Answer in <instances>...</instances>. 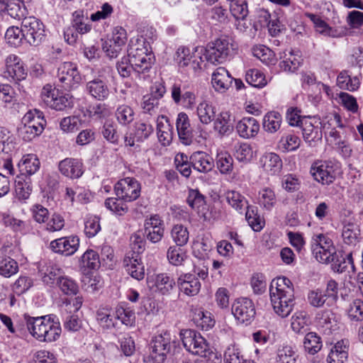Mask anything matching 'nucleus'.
<instances>
[{
	"mask_svg": "<svg viewBox=\"0 0 363 363\" xmlns=\"http://www.w3.org/2000/svg\"><path fill=\"white\" fill-rule=\"evenodd\" d=\"M269 292L274 312L281 318L287 317L295 304L294 286L291 280L285 277L273 279Z\"/></svg>",
	"mask_w": 363,
	"mask_h": 363,
	"instance_id": "nucleus-1",
	"label": "nucleus"
},
{
	"mask_svg": "<svg viewBox=\"0 0 363 363\" xmlns=\"http://www.w3.org/2000/svg\"><path fill=\"white\" fill-rule=\"evenodd\" d=\"M128 53L131 65L138 73L149 70L154 63L155 57L150 50V45L143 37L130 40Z\"/></svg>",
	"mask_w": 363,
	"mask_h": 363,
	"instance_id": "nucleus-2",
	"label": "nucleus"
},
{
	"mask_svg": "<svg viewBox=\"0 0 363 363\" xmlns=\"http://www.w3.org/2000/svg\"><path fill=\"white\" fill-rule=\"evenodd\" d=\"M46 121L43 113L38 110L29 111L22 118V123L18 128V133L24 141H31L39 136L45 129Z\"/></svg>",
	"mask_w": 363,
	"mask_h": 363,
	"instance_id": "nucleus-3",
	"label": "nucleus"
},
{
	"mask_svg": "<svg viewBox=\"0 0 363 363\" xmlns=\"http://www.w3.org/2000/svg\"><path fill=\"white\" fill-rule=\"evenodd\" d=\"M232 50V44L227 37H220L209 43L205 49V58L207 62L219 65L225 62Z\"/></svg>",
	"mask_w": 363,
	"mask_h": 363,
	"instance_id": "nucleus-4",
	"label": "nucleus"
},
{
	"mask_svg": "<svg viewBox=\"0 0 363 363\" xmlns=\"http://www.w3.org/2000/svg\"><path fill=\"white\" fill-rule=\"evenodd\" d=\"M180 337L184 347L194 355L206 357L209 347L205 338L194 330H182Z\"/></svg>",
	"mask_w": 363,
	"mask_h": 363,
	"instance_id": "nucleus-5",
	"label": "nucleus"
},
{
	"mask_svg": "<svg viewBox=\"0 0 363 363\" xmlns=\"http://www.w3.org/2000/svg\"><path fill=\"white\" fill-rule=\"evenodd\" d=\"M24 40L31 46L40 45L45 38V26L43 22L34 16L23 18L21 22Z\"/></svg>",
	"mask_w": 363,
	"mask_h": 363,
	"instance_id": "nucleus-6",
	"label": "nucleus"
},
{
	"mask_svg": "<svg viewBox=\"0 0 363 363\" xmlns=\"http://www.w3.org/2000/svg\"><path fill=\"white\" fill-rule=\"evenodd\" d=\"M82 80L77 66L65 62L58 68L56 86L65 91H70L77 86Z\"/></svg>",
	"mask_w": 363,
	"mask_h": 363,
	"instance_id": "nucleus-7",
	"label": "nucleus"
},
{
	"mask_svg": "<svg viewBox=\"0 0 363 363\" xmlns=\"http://www.w3.org/2000/svg\"><path fill=\"white\" fill-rule=\"evenodd\" d=\"M41 98L49 107L56 111H65L73 107V99L69 94H55L52 86L46 84L42 89Z\"/></svg>",
	"mask_w": 363,
	"mask_h": 363,
	"instance_id": "nucleus-8",
	"label": "nucleus"
},
{
	"mask_svg": "<svg viewBox=\"0 0 363 363\" xmlns=\"http://www.w3.org/2000/svg\"><path fill=\"white\" fill-rule=\"evenodd\" d=\"M140 184L133 177L119 180L114 186L116 196L124 202L136 200L140 195Z\"/></svg>",
	"mask_w": 363,
	"mask_h": 363,
	"instance_id": "nucleus-9",
	"label": "nucleus"
},
{
	"mask_svg": "<svg viewBox=\"0 0 363 363\" xmlns=\"http://www.w3.org/2000/svg\"><path fill=\"white\" fill-rule=\"evenodd\" d=\"M150 357L154 363H163L171 350L170 334L164 332L155 335L151 340Z\"/></svg>",
	"mask_w": 363,
	"mask_h": 363,
	"instance_id": "nucleus-10",
	"label": "nucleus"
},
{
	"mask_svg": "<svg viewBox=\"0 0 363 363\" xmlns=\"http://www.w3.org/2000/svg\"><path fill=\"white\" fill-rule=\"evenodd\" d=\"M231 311L235 318L245 325L250 324L256 314L254 303L247 298L236 299L232 304Z\"/></svg>",
	"mask_w": 363,
	"mask_h": 363,
	"instance_id": "nucleus-11",
	"label": "nucleus"
},
{
	"mask_svg": "<svg viewBox=\"0 0 363 363\" xmlns=\"http://www.w3.org/2000/svg\"><path fill=\"white\" fill-rule=\"evenodd\" d=\"M310 173L315 180L322 184L328 185L333 183L335 178L334 164L330 161L314 162L311 167Z\"/></svg>",
	"mask_w": 363,
	"mask_h": 363,
	"instance_id": "nucleus-12",
	"label": "nucleus"
},
{
	"mask_svg": "<svg viewBox=\"0 0 363 363\" xmlns=\"http://www.w3.org/2000/svg\"><path fill=\"white\" fill-rule=\"evenodd\" d=\"M320 124L324 129L331 128L329 135L335 139V142L342 140L340 131L337 130L336 128H345L346 133H351L352 132V128L343 123L341 116L337 113H332L327 115L323 118Z\"/></svg>",
	"mask_w": 363,
	"mask_h": 363,
	"instance_id": "nucleus-13",
	"label": "nucleus"
},
{
	"mask_svg": "<svg viewBox=\"0 0 363 363\" xmlns=\"http://www.w3.org/2000/svg\"><path fill=\"white\" fill-rule=\"evenodd\" d=\"M79 245V239L77 236H69L52 240L50 247L56 253L70 256L77 250Z\"/></svg>",
	"mask_w": 363,
	"mask_h": 363,
	"instance_id": "nucleus-14",
	"label": "nucleus"
},
{
	"mask_svg": "<svg viewBox=\"0 0 363 363\" xmlns=\"http://www.w3.org/2000/svg\"><path fill=\"white\" fill-rule=\"evenodd\" d=\"M123 265L128 274L133 278L138 281L144 278V266L138 253L128 252L123 259Z\"/></svg>",
	"mask_w": 363,
	"mask_h": 363,
	"instance_id": "nucleus-15",
	"label": "nucleus"
},
{
	"mask_svg": "<svg viewBox=\"0 0 363 363\" xmlns=\"http://www.w3.org/2000/svg\"><path fill=\"white\" fill-rule=\"evenodd\" d=\"M60 172L70 179H78L84 173L83 164L80 160L67 157L59 162Z\"/></svg>",
	"mask_w": 363,
	"mask_h": 363,
	"instance_id": "nucleus-16",
	"label": "nucleus"
},
{
	"mask_svg": "<svg viewBox=\"0 0 363 363\" xmlns=\"http://www.w3.org/2000/svg\"><path fill=\"white\" fill-rule=\"evenodd\" d=\"M176 126L179 138L182 143L189 145L193 142V130L191 128L190 121L186 113L181 112L178 114Z\"/></svg>",
	"mask_w": 363,
	"mask_h": 363,
	"instance_id": "nucleus-17",
	"label": "nucleus"
},
{
	"mask_svg": "<svg viewBox=\"0 0 363 363\" xmlns=\"http://www.w3.org/2000/svg\"><path fill=\"white\" fill-rule=\"evenodd\" d=\"M264 171L269 175H276L281 172L283 162L281 157L274 152H265L259 159Z\"/></svg>",
	"mask_w": 363,
	"mask_h": 363,
	"instance_id": "nucleus-18",
	"label": "nucleus"
},
{
	"mask_svg": "<svg viewBox=\"0 0 363 363\" xmlns=\"http://www.w3.org/2000/svg\"><path fill=\"white\" fill-rule=\"evenodd\" d=\"M177 284L181 291L189 296L198 294L201 286L199 279L191 274L181 275L177 279Z\"/></svg>",
	"mask_w": 363,
	"mask_h": 363,
	"instance_id": "nucleus-19",
	"label": "nucleus"
},
{
	"mask_svg": "<svg viewBox=\"0 0 363 363\" xmlns=\"http://www.w3.org/2000/svg\"><path fill=\"white\" fill-rule=\"evenodd\" d=\"M49 315H44L40 317H30L25 315L27 328L30 335L36 340L42 342L43 336L46 329V323Z\"/></svg>",
	"mask_w": 363,
	"mask_h": 363,
	"instance_id": "nucleus-20",
	"label": "nucleus"
},
{
	"mask_svg": "<svg viewBox=\"0 0 363 363\" xmlns=\"http://www.w3.org/2000/svg\"><path fill=\"white\" fill-rule=\"evenodd\" d=\"M300 127L304 140L309 145L322 139V131L318 125H315L310 118H303Z\"/></svg>",
	"mask_w": 363,
	"mask_h": 363,
	"instance_id": "nucleus-21",
	"label": "nucleus"
},
{
	"mask_svg": "<svg viewBox=\"0 0 363 363\" xmlns=\"http://www.w3.org/2000/svg\"><path fill=\"white\" fill-rule=\"evenodd\" d=\"M233 78L228 71L222 67L216 69L212 74L211 83L213 88L220 92H225L232 85Z\"/></svg>",
	"mask_w": 363,
	"mask_h": 363,
	"instance_id": "nucleus-22",
	"label": "nucleus"
},
{
	"mask_svg": "<svg viewBox=\"0 0 363 363\" xmlns=\"http://www.w3.org/2000/svg\"><path fill=\"white\" fill-rule=\"evenodd\" d=\"M189 160L194 169L199 172L207 173L214 167L213 158L203 152H194Z\"/></svg>",
	"mask_w": 363,
	"mask_h": 363,
	"instance_id": "nucleus-23",
	"label": "nucleus"
},
{
	"mask_svg": "<svg viewBox=\"0 0 363 363\" xmlns=\"http://www.w3.org/2000/svg\"><path fill=\"white\" fill-rule=\"evenodd\" d=\"M236 130L240 137L250 138L258 133L259 124L255 118L245 117L237 123Z\"/></svg>",
	"mask_w": 363,
	"mask_h": 363,
	"instance_id": "nucleus-24",
	"label": "nucleus"
},
{
	"mask_svg": "<svg viewBox=\"0 0 363 363\" xmlns=\"http://www.w3.org/2000/svg\"><path fill=\"white\" fill-rule=\"evenodd\" d=\"M86 89L92 97L99 101L106 99L110 94L106 82L100 78L88 82Z\"/></svg>",
	"mask_w": 363,
	"mask_h": 363,
	"instance_id": "nucleus-25",
	"label": "nucleus"
},
{
	"mask_svg": "<svg viewBox=\"0 0 363 363\" xmlns=\"http://www.w3.org/2000/svg\"><path fill=\"white\" fill-rule=\"evenodd\" d=\"M331 267L334 272L342 273L346 272L349 267L352 272H355V267L352 258V252H350L346 255H343L342 252H338L335 255L332 259Z\"/></svg>",
	"mask_w": 363,
	"mask_h": 363,
	"instance_id": "nucleus-26",
	"label": "nucleus"
},
{
	"mask_svg": "<svg viewBox=\"0 0 363 363\" xmlns=\"http://www.w3.org/2000/svg\"><path fill=\"white\" fill-rule=\"evenodd\" d=\"M360 235L359 226L354 223H349L342 228V237L346 245L356 246L359 242Z\"/></svg>",
	"mask_w": 363,
	"mask_h": 363,
	"instance_id": "nucleus-27",
	"label": "nucleus"
},
{
	"mask_svg": "<svg viewBox=\"0 0 363 363\" xmlns=\"http://www.w3.org/2000/svg\"><path fill=\"white\" fill-rule=\"evenodd\" d=\"M157 136L160 142L164 145L169 144L172 140V130L166 116H161L157 121Z\"/></svg>",
	"mask_w": 363,
	"mask_h": 363,
	"instance_id": "nucleus-28",
	"label": "nucleus"
},
{
	"mask_svg": "<svg viewBox=\"0 0 363 363\" xmlns=\"http://www.w3.org/2000/svg\"><path fill=\"white\" fill-rule=\"evenodd\" d=\"M45 328L42 342H54L60 337L62 332L60 323L55 320L51 315L48 318Z\"/></svg>",
	"mask_w": 363,
	"mask_h": 363,
	"instance_id": "nucleus-29",
	"label": "nucleus"
},
{
	"mask_svg": "<svg viewBox=\"0 0 363 363\" xmlns=\"http://www.w3.org/2000/svg\"><path fill=\"white\" fill-rule=\"evenodd\" d=\"M40 162L35 155L29 154L23 156L18 164L22 174L32 175L40 168Z\"/></svg>",
	"mask_w": 363,
	"mask_h": 363,
	"instance_id": "nucleus-30",
	"label": "nucleus"
},
{
	"mask_svg": "<svg viewBox=\"0 0 363 363\" xmlns=\"http://www.w3.org/2000/svg\"><path fill=\"white\" fill-rule=\"evenodd\" d=\"M214 129L219 135L228 134L233 130V125L230 119V114L227 112H221L216 117L214 121Z\"/></svg>",
	"mask_w": 363,
	"mask_h": 363,
	"instance_id": "nucleus-31",
	"label": "nucleus"
},
{
	"mask_svg": "<svg viewBox=\"0 0 363 363\" xmlns=\"http://www.w3.org/2000/svg\"><path fill=\"white\" fill-rule=\"evenodd\" d=\"M175 284L174 279L165 273L157 274L155 279L156 290L162 295L169 294Z\"/></svg>",
	"mask_w": 363,
	"mask_h": 363,
	"instance_id": "nucleus-32",
	"label": "nucleus"
},
{
	"mask_svg": "<svg viewBox=\"0 0 363 363\" xmlns=\"http://www.w3.org/2000/svg\"><path fill=\"white\" fill-rule=\"evenodd\" d=\"M337 85L342 89L356 91L360 85L359 77H351L347 71H342L337 77Z\"/></svg>",
	"mask_w": 363,
	"mask_h": 363,
	"instance_id": "nucleus-33",
	"label": "nucleus"
},
{
	"mask_svg": "<svg viewBox=\"0 0 363 363\" xmlns=\"http://www.w3.org/2000/svg\"><path fill=\"white\" fill-rule=\"evenodd\" d=\"M193 321L197 328L203 330H208L211 328L215 323L214 319L211 317V313L201 309L195 311L193 316Z\"/></svg>",
	"mask_w": 363,
	"mask_h": 363,
	"instance_id": "nucleus-34",
	"label": "nucleus"
},
{
	"mask_svg": "<svg viewBox=\"0 0 363 363\" xmlns=\"http://www.w3.org/2000/svg\"><path fill=\"white\" fill-rule=\"evenodd\" d=\"M196 113L201 123L206 125L213 121L216 116L215 108L206 101L198 105Z\"/></svg>",
	"mask_w": 363,
	"mask_h": 363,
	"instance_id": "nucleus-35",
	"label": "nucleus"
},
{
	"mask_svg": "<svg viewBox=\"0 0 363 363\" xmlns=\"http://www.w3.org/2000/svg\"><path fill=\"white\" fill-rule=\"evenodd\" d=\"M281 121V116L278 112H269L263 118V128L268 133H276L280 128Z\"/></svg>",
	"mask_w": 363,
	"mask_h": 363,
	"instance_id": "nucleus-36",
	"label": "nucleus"
},
{
	"mask_svg": "<svg viewBox=\"0 0 363 363\" xmlns=\"http://www.w3.org/2000/svg\"><path fill=\"white\" fill-rule=\"evenodd\" d=\"M307 301L310 306L314 308H322L325 305L330 306L332 303L328 301L324 294V291L316 289L309 291L307 295Z\"/></svg>",
	"mask_w": 363,
	"mask_h": 363,
	"instance_id": "nucleus-37",
	"label": "nucleus"
},
{
	"mask_svg": "<svg viewBox=\"0 0 363 363\" xmlns=\"http://www.w3.org/2000/svg\"><path fill=\"white\" fill-rule=\"evenodd\" d=\"M313 253L316 260L321 263L328 264L337 253L335 247H325L320 245H312Z\"/></svg>",
	"mask_w": 363,
	"mask_h": 363,
	"instance_id": "nucleus-38",
	"label": "nucleus"
},
{
	"mask_svg": "<svg viewBox=\"0 0 363 363\" xmlns=\"http://www.w3.org/2000/svg\"><path fill=\"white\" fill-rule=\"evenodd\" d=\"M257 201L264 209L271 211L277 203V198L272 189L264 188L259 191Z\"/></svg>",
	"mask_w": 363,
	"mask_h": 363,
	"instance_id": "nucleus-39",
	"label": "nucleus"
},
{
	"mask_svg": "<svg viewBox=\"0 0 363 363\" xmlns=\"http://www.w3.org/2000/svg\"><path fill=\"white\" fill-rule=\"evenodd\" d=\"M315 319L319 325L328 330L329 332L335 330L337 325L334 313L330 310H324L317 313Z\"/></svg>",
	"mask_w": 363,
	"mask_h": 363,
	"instance_id": "nucleus-40",
	"label": "nucleus"
},
{
	"mask_svg": "<svg viewBox=\"0 0 363 363\" xmlns=\"http://www.w3.org/2000/svg\"><path fill=\"white\" fill-rule=\"evenodd\" d=\"M347 350L341 342H337L331 349L327 359L328 363H345L347 359Z\"/></svg>",
	"mask_w": 363,
	"mask_h": 363,
	"instance_id": "nucleus-41",
	"label": "nucleus"
},
{
	"mask_svg": "<svg viewBox=\"0 0 363 363\" xmlns=\"http://www.w3.org/2000/svg\"><path fill=\"white\" fill-rule=\"evenodd\" d=\"M309 318L304 312H297L291 318V326L296 333L303 334L307 332Z\"/></svg>",
	"mask_w": 363,
	"mask_h": 363,
	"instance_id": "nucleus-42",
	"label": "nucleus"
},
{
	"mask_svg": "<svg viewBox=\"0 0 363 363\" xmlns=\"http://www.w3.org/2000/svg\"><path fill=\"white\" fill-rule=\"evenodd\" d=\"M3 220L6 227L11 228L16 233L26 235L28 233L30 230V225L26 221L16 218L6 216L4 217Z\"/></svg>",
	"mask_w": 363,
	"mask_h": 363,
	"instance_id": "nucleus-43",
	"label": "nucleus"
},
{
	"mask_svg": "<svg viewBox=\"0 0 363 363\" xmlns=\"http://www.w3.org/2000/svg\"><path fill=\"white\" fill-rule=\"evenodd\" d=\"M228 203L236 211L242 213V211L247 208V201L245 198L239 192L235 191H228L225 194Z\"/></svg>",
	"mask_w": 363,
	"mask_h": 363,
	"instance_id": "nucleus-44",
	"label": "nucleus"
},
{
	"mask_svg": "<svg viewBox=\"0 0 363 363\" xmlns=\"http://www.w3.org/2000/svg\"><path fill=\"white\" fill-rule=\"evenodd\" d=\"M116 117L120 124L127 125L134 121L135 112L131 106L122 104L117 108Z\"/></svg>",
	"mask_w": 363,
	"mask_h": 363,
	"instance_id": "nucleus-45",
	"label": "nucleus"
},
{
	"mask_svg": "<svg viewBox=\"0 0 363 363\" xmlns=\"http://www.w3.org/2000/svg\"><path fill=\"white\" fill-rule=\"evenodd\" d=\"M153 127L151 123L145 121L135 123L134 135L136 142H143L153 133Z\"/></svg>",
	"mask_w": 363,
	"mask_h": 363,
	"instance_id": "nucleus-46",
	"label": "nucleus"
},
{
	"mask_svg": "<svg viewBox=\"0 0 363 363\" xmlns=\"http://www.w3.org/2000/svg\"><path fill=\"white\" fill-rule=\"evenodd\" d=\"M171 236L177 246H184L189 240V233L186 227L177 224L172 228Z\"/></svg>",
	"mask_w": 363,
	"mask_h": 363,
	"instance_id": "nucleus-47",
	"label": "nucleus"
},
{
	"mask_svg": "<svg viewBox=\"0 0 363 363\" xmlns=\"http://www.w3.org/2000/svg\"><path fill=\"white\" fill-rule=\"evenodd\" d=\"M230 11L237 21L245 20L249 13L247 1L245 0H231Z\"/></svg>",
	"mask_w": 363,
	"mask_h": 363,
	"instance_id": "nucleus-48",
	"label": "nucleus"
},
{
	"mask_svg": "<svg viewBox=\"0 0 363 363\" xmlns=\"http://www.w3.org/2000/svg\"><path fill=\"white\" fill-rule=\"evenodd\" d=\"M303 347L308 353L315 354L322 347L320 337L315 333H308L304 337Z\"/></svg>",
	"mask_w": 363,
	"mask_h": 363,
	"instance_id": "nucleus-49",
	"label": "nucleus"
},
{
	"mask_svg": "<svg viewBox=\"0 0 363 363\" xmlns=\"http://www.w3.org/2000/svg\"><path fill=\"white\" fill-rule=\"evenodd\" d=\"M246 82L254 87L262 88L267 84L264 74L257 69H251L245 74Z\"/></svg>",
	"mask_w": 363,
	"mask_h": 363,
	"instance_id": "nucleus-50",
	"label": "nucleus"
},
{
	"mask_svg": "<svg viewBox=\"0 0 363 363\" xmlns=\"http://www.w3.org/2000/svg\"><path fill=\"white\" fill-rule=\"evenodd\" d=\"M5 39L11 46L17 47L20 45L24 40L23 27L21 26V28L18 26L9 27L6 32Z\"/></svg>",
	"mask_w": 363,
	"mask_h": 363,
	"instance_id": "nucleus-51",
	"label": "nucleus"
},
{
	"mask_svg": "<svg viewBox=\"0 0 363 363\" xmlns=\"http://www.w3.org/2000/svg\"><path fill=\"white\" fill-rule=\"evenodd\" d=\"M308 17L314 23V26L317 32L325 36H330L333 38L337 36L335 35L336 31L330 27L328 24L322 20L319 16L310 13L308 14Z\"/></svg>",
	"mask_w": 363,
	"mask_h": 363,
	"instance_id": "nucleus-52",
	"label": "nucleus"
},
{
	"mask_svg": "<svg viewBox=\"0 0 363 363\" xmlns=\"http://www.w3.org/2000/svg\"><path fill=\"white\" fill-rule=\"evenodd\" d=\"M23 3L18 0H9L5 6L4 10L11 18L21 19L25 15Z\"/></svg>",
	"mask_w": 363,
	"mask_h": 363,
	"instance_id": "nucleus-53",
	"label": "nucleus"
},
{
	"mask_svg": "<svg viewBox=\"0 0 363 363\" xmlns=\"http://www.w3.org/2000/svg\"><path fill=\"white\" fill-rule=\"evenodd\" d=\"M18 271V263L10 257H0V274L10 277Z\"/></svg>",
	"mask_w": 363,
	"mask_h": 363,
	"instance_id": "nucleus-54",
	"label": "nucleus"
},
{
	"mask_svg": "<svg viewBox=\"0 0 363 363\" xmlns=\"http://www.w3.org/2000/svg\"><path fill=\"white\" fill-rule=\"evenodd\" d=\"M73 16L72 25L80 35L85 34L91 30V25L89 24V20L87 17L84 16L82 11H75Z\"/></svg>",
	"mask_w": 363,
	"mask_h": 363,
	"instance_id": "nucleus-55",
	"label": "nucleus"
},
{
	"mask_svg": "<svg viewBox=\"0 0 363 363\" xmlns=\"http://www.w3.org/2000/svg\"><path fill=\"white\" fill-rule=\"evenodd\" d=\"M115 315L116 318L120 320L123 324L127 326H131L135 323V312L130 308L118 306L116 308Z\"/></svg>",
	"mask_w": 363,
	"mask_h": 363,
	"instance_id": "nucleus-56",
	"label": "nucleus"
},
{
	"mask_svg": "<svg viewBox=\"0 0 363 363\" xmlns=\"http://www.w3.org/2000/svg\"><path fill=\"white\" fill-rule=\"evenodd\" d=\"M217 167L221 174H228L232 172L233 159L226 152H221L217 155Z\"/></svg>",
	"mask_w": 363,
	"mask_h": 363,
	"instance_id": "nucleus-57",
	"label": "nucleus"
},
{
	"mask_svg": "<svg viewBox=\"0 0 363 363\" xmlns=\"http://www.w3.org/2000/svg\"><path fill=\"white\" fill-rule=\"evenodd\" d=\"M57 285L60 290L66 295H76L79 291L77 284L67 277H58Z\"/></svg>",
	"mask_w": 363,
	"mask_h": 363,
	"instance_id": "nucleus-58",
	"label": "nucleus"
},
{
	"mask_svg": "<svg viewBox=\"0 0 363 363\" xmlns=\"http://www.w3.org/2000/svg\"><path fill=\"white\" fill-rule=\"evenodd\" d=\"M279 144V147L285 151H294L300 146L301 140L294 134H288L281 137Z\"/></svg>",
	"mask_w": 363,
	"mask_h": 363,
	"instance_id": "nucleus-59",
	"label": "nucleus"
},
{
	"mask_svg": "<svg viewBox=\"0 0 363 363\" xmlns=\"http://www.w3.org/2000/svg\"><path fill=\"white\" fill-rule=\"evenodd\" d=\"M26 76L27 72L21 62L4 72L6 78L15 82L23 80Z\"/></svg>",
	"mask_w": 363,
	"mask_h": 363,
	"instance_id": "nucleus-60",
	"label": "nucleus"
},
{
	"mask_svg": "<svg viewBox=\"0 0 363 363\" xmlns=\"http://www.w3.org/2000/svg\"><path fill=\"white\" fill-rule=\"evenodd\" d=\"M33 286V280L30 277L21 276L11 286L13 292L17 296L26 292Z\"/></svg>",
	"mask_w": 363,
	"mask_h": 363,
	"instance_id": "nucleus-61",
	"label": "nucleus"
},
{
	"mask_svg": "<svg viewBox=\"0 0 363 363\" xmlns=\"http://www.w3.org/2000/svg\"><path fill=\"white\" fill-rule=\"evenodd\" d=\"M81 262L84 267L95 269L100 265L99 255L94 250H87L82 256Z\"/></svg>",
	"mask_w": 363,
	"mask_h": 363,
	"instance_id": "nucleus-62",
	"label": "nucleus"
},
{
	"mask_svg": "<svg viewBox=\"0 0 363 363\" xmlns=\"http://www.w3.org/2000/svg\"><path fill=\"white\" fill-rule=\"evenodd\" d=\"M276 360L277 363H295L296 355L291 347L285 346L278 350Z\"/></svg>",
	"mask_w": 363,
	"mask_h": 363,
	"instance_id": "nucleus-63",
	"label": "nucleus"
},
{
	"mask_svg": "<svg viewBox=\"0 0 363 363\" xmlns=\"http://www.w3.org/2000/svg\"><path fill=\"white\" fill-rule=\"evenodd\" d=\"M347 314L351 320H362L363 319V301L361 299L354 300L349 306Z\"/></svg>",
	"mask_w": 363,
	"mask_h": 363,
	"instance_id": "nucleus-64",
	"label": "nucleus"
}]
</instances>
